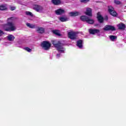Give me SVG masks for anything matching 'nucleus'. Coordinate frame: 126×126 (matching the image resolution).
<instances>
[{"label":"nucleus","mask_w":126,"mask_h":126,"mask_svg":"<svg viewBox=\"0 0 126 126\" xmlns=\"http://www.w3.org/2000/svg\"><path fill=\"white\" fill-rule=\"evenodd\" d=\"M14 20V17H12L7 19V25H5L3 27V29L5 31H8L9 32H11V31H15L16 30V26L13 21Z\"/></svg>","instance_id":"nucleus-1"},{"label":"nucleus","mask_w":126,"mask_h":126,"mask_svg":"<svg viewBox=\"0 0 126 126\" xmlns=\"http://www.w3.org/2000/svg\"><path fill=\"white\" fill-rule=\"evenodd\" d=\"M52 42L53 46H54V47L57 49V50L60 54L64 53L65 49L64 48H63V45L62 44V42L61 41L55 40H52Z\"/></svg>","instance_id":"nucleus-2"},{"label":"nucleus","mask_w":126,"mask_h":126,"mask_svg":"<svg viewBox=\"0 0 126 126\" xmlns=\"http://www.w3.org/2000/svg\"><path fill=\"white\" fill-rule=\"evenodd\" d=\"M81 19L82 20V21H86L88 24H93L94 23V20L86 16H82L81 17Z\"/></svg>","instance_id":"nucleus-3"},{"label":"nucleus","mask_w":126,"mask_h":126,"mask_svg":"<svg viewBox=\"0 0 126 126\" xmlns=\"http://www.w3.org/2000/svg\"><path fill=\"white\" fill-rule=\"evenodd\" d=\"M41 47L43 50H48L51 48V43L47 41H44L41 43Z\"/></svg>","instance_id":"nucleus-4"},{"label":"nucleus","mask_w":126,"mask_h":126,"mask_svg":"<svg viewBox=\"0 0 126 126\" xmlns=\"http://www.w3.org/2000/svg\"><path fill=\"white\" fill-rule=\"evenodd\" d=\"M68 37L71 40L76 39V33L73 31H70L68 32Z\"/></svg>","instance_id":"nucleus-5"},{"label":"nucleus","mask_w":126,"mask_h":126,"mask_svg":"<svg viewBox=\"0 0 126 126\" xmlns=\"http://www.w3.org/2000/svg\"><path fill=\"white\" fill-rule=\"evenodd\" d=\"M108 11L112 16H117V12L114 10V7L113 6H108Z\"/></svg>","instance_id":"nucleus-6"},{"label":"nucleus","mask_w":126,"mask_h":126,"mask_svg":"<svg viewBox=\"0 0 126 126\" xmlns=\"http://www.w3.org/2000/svg\"><path fill=\"white\" fill-rule=\"evenodd\" d=\"M103 30H104V31H109L110 30L111 31H115V30H116V28H115V27L113 26L106 25L104 27Z\"/></svg>","instance_id":"nucleus-7"},{"label":"nucleus","mask_w":126,"mask_h":126,"mask_svg":"<svg viewBox=\"0 0 126 126\" xmlns=\"http://www.w3.org/2000/svg\"><path fill=\"white\" fill-rule=\"evenodd\" d=\"M33 9L36 10L37 12H42L43 11V7L38 5H34L33 6Z\"/></svg>","instance_id":"nucleus-8"},{"label":"nucleus","mask_w":126,"mask_h":126,"mask_svg":"<svg viewBox=\"0 0 126 126\" xmlns=\"http://www.w3.org/2000/svg\"><path fill=\"white\" fill-rule=\"evenodd\" d=\"M89 32L90 34L100 35V30L98 29H90L89 30Z\"/></svg>","instance_id":"nucleus-9"},{"label":"nucleus","mask_w":126,"mask_h":126,"mask_svg":"<svg viewBox=\"0 0 126 126\" xmlns=\"http://www.w3.org/2000/svg\"><path fill=\"white\" fill-rule=\"evenodd\" d=\"M65 12V11L63 9H58L55 10V13L57 15H61V14H63Z\"/></svg>","instance_id":"nucleus-10"},{"label":"nucleus","mask_w":126,"mask_h":126,"mask_svg":"<svg viewBox=\"0 0 126 126\" xmlns=\"http://www.w3.org/2000/svg\"><path fill=\"white\" fill-rule=\"evenodd\" d=\"M85 14L88 16H92V9L90 8H86Z\"/></svg>","instance_id":"nucleus-11"},{"label":"nucleus","mask_w":126,"mask_h":126,"mask_svg":"<svg viewBox=\"0 0 126 126\" xmlns=\"http://www.w3.org/2000/svg\"><path fill=\"white\" fill-rule=\"evenodd\" d=\"M97 19L100 23H102L104 21V18L101 15V13L100 12L97 13Z\"/></svg>","instance_id":"nucleus-12"},{"label":"nucleus","mask_w":126,"mask_h":126,"mask_svg":"<svg viewBox=\"0 0 126 126\" xmlns=\"http://www.w3.org/2000/svg\"><path fill=\"white\" fill-rule=\"evenodd\" d=\"M7 40H8V41H10V42H12L13 41L14 39H15V37H14V36H13V35L9 34L7 36Z\"/></svg>","instance_id":"nucleus-13"},{"label":"nucleus","mask_w":126,"mask_h":126,"mask_svg":"<svg viewBox=\"0 0 126 126\" xmlns=\"http://www.w3.org/2000/svg\"><path fill=\"white\" fill-rule=\"evenodd\" d=\"M77 46L79 48V49H82L83 45V41L81 40H79L77 41Z\"/></svg>","instance_id":"nucleus-14"},{"label":"nucleus","mask_w":126,"mask_h":126,"mask_svg":"<svg viewBox=\"0 0 126 126\" xmlns=\"http://www.w3.org/2000/svg\"><path fill=\"white\" fill-rule=\"evenodd\" d=\"M59 19L60 20V21H61V22H65L68 20V18L64 16L60 17L59 18Z\"/></svg>","instance_id":"nucleus-15"},{"label":"nucleus","mask_w":126,"mask_h":126,"mask_svg":"<svg viewBox=\"0 0 126 126\" xmlns=\"http://www.w3.org/2000/svg\"><path fill=\"white\" fill-rule=\"evenodd\" d=\"M52 2L53 4H55V5H59L61 4L62 1L61 0H52Z\"/></svg>","instance_id":"nucleus-16"},{"label":"nucleus","mask_w":126,"mask_h":126,"mask_svg":"<svg viewBox=\"0 0 126 126\" xmlns=\"http://www.w3.org/2000/svg\"><path fill=\"white\" fill-rule=\"evenodd\" d=\"M80 13L78 12H71L69 13V15L70 16H77L79 15Z\"/></svg>","instance_id":"nucleus-17"},{"label":"nucleus","mask_w":126,"mask_h":126,"mask_svg":"<svg viewBox=\"0 0 126 126\" xmlns=\"http://www.w3.org/2000/svg\"><path fill=\"white\" fill-rule=\"evenodd\" d=\"M25 14H26V15H28V16H30V17H32L31 19H30V20H33V17H34V16L32 12L29 11H26Z\"/></svg>","instance_id":"nucleus-18"},{"label":"nucleus","mask_w":126,"mask_h":126,"mask_svg":"<svg viewBox=\"0 0 126 126\" xmlns=\"http://www.w3.org/2000/svg\"><path fill=\"white\" fill-rule=\"evenodd\" d=\"M36 31L38 33H43L45 32V30L43 28H38Z\"/></svg>","instance_id":"nucleus-19"},{"label":"nucleus","mask_w":126,"mask_h":126,"mask_svg":"<svg viewBox=\"0 0 126 126\" xmlns=\"http://www.w3.org/2000/svg\"><path fill=\"white\" fill-rule=\"evenodd\" d=\"M27 26H28V27H29V28H35L36 27V25H34V24H30L29 23H27L26 24Z\"/></svg>","instance_id":"nucleus-20"},{"label":"nucleus","mask_w":126,"mask_h":126,"mask_svg":"<svg viewBox=\"0 0 126 126\" xmlns=\"http://www.w3.org/2000/svg\"><path fill=\"white\" fill-rule=\"evenodd\" d=\"M118 27L120 29H125V28H126V26L123 23L119 24Z\"/></svg>","instance_id":"nucleus-21"},{"label":"nucleus","mask_w":126,"mask_h":126,"mask_svg":"<svg viewBox=\"0 0 126 126\" xmlns=\"http://www.w3.org/2000/svg\"><path fill=\"white\" fill-rule=\"evenodd\" d=\"M52 32L54 34H55V35H57V36H61V33H60V31L58 30L53 31Z\"/></svg>","instance_id":"nucleus-22"},{"label":"nucleus","mask_w":126,"mask_h":126,"mask_svg":"<svg viewBox=\"0 0 126 126\" xmlns=\"http://www.w3.org/2000/svg\"><path fill=\"white\" fill-rule=\"evenodd\" d=\"M109 38L111 40V41H115L116 39H117V37L115 35H110L109 36Z\"/></svg>","instance_id":"nucleus-23"},{"label":"nucleus","mask_w":126,"mask_h":126,"mask_svg":"<svg viewBox=\"0 0 126 126\" xmlns=\"http://www.w3.org/2000/svg\"><path fill=\"white\" fill-rule=\"evenodd\" d=\"M6 8H7L6 5H0V10H5Z\"/></svg>","instance_id":"nucleus-24"},{"label":"nucleus","mask_w":126,"mask_h":126,"mask_svg":"<svg viewBox=\"0 0 126 126\" xmlns=\"http://www.w3.org/2000/svg\"><path fill=\"white\" fill-rule=\"evenodd\" d=\"M24 49L25 50V51H27V52H31V51H32V50L28 47H25L24 48Z\"/></svg>","instance_id":"nucleus-25"},{"label":"nucleus","mask_w":126,"mask_h":126,"mask_svg":"<svg viewBox=\"0 0 126 126\" xmlns=\"http://www.w3.org/2000/svg\"><path fill=\"white\" fill-rule=\"evenodd\" d=\"M114 2L115 4H121V1L118 0H114Z\"/></svg>","instance_id":"nucleus-26"},{"label":"nucleus","mask_w":126,"mask_h":126,"mask_svg":"<svg viewBox=\"0 0 126 126\" xmlns=\"http://www.w3.org/2000/svg\"><path fill=\"white\" fill-rule=\"evenodd\" d=\"M81 2H83L84 3H87L89 1V0H80Z\"/></svg>","instance_id":"nucleus-27"},{"label":"nucleus","mask_w":126,"mask_h":126,"mask_svg":"<svg viewBox=\"0 0 126 126\" xmlns=\"http://www.w3.org/2000/svg\"><path fill=\"white\" fill-rule=\"evenodd\" d=\"M16 8V7H15V6H11L10 7V9L11 10H15Z\"/></svg>","instance_id":"nucleus-28"},{"label":"nucleus","mask_w":126,"mask_h":126,"mask_svg":"<svg viewBox=\"0 0 126 126\" xmlns=\"http://www.w3.org/2000/svg\"><path fill=\"white\" fill-rule=\"evenodd\" d=\"M3 34V32L0 30V36H1Z\"/></svg>","instance_id":"nucleus-29"},{"label":"nucleus","mask_w":126,"mask_h":126,"mask_svg":"<svg viewBox=\"0 0 126 126\" xmlns=\"http://www.w3.org/2000/svg\"><path fill=\"white\" fill-rule=\"evenodd\" d=\"M60 56H61V55H60V54H57V58H60Z\"/></svg>","instance_id":"nucleus-30"},{"label":"nucleus","mask_w":126,"mask_h":126,"mask_svg":"<svg viewBox=\"0 0 126 126\" xmlns=\"http://www.w3.org/2000/svg\"><path fill=\"white\" fill-rule=\"evenodd\" d=\"M0 41H1V38H0Z\"/></svg>","instance_id":"nucleus-31"}]
</instances>
